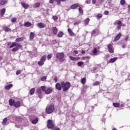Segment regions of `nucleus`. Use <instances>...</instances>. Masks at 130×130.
<instances>
[{
  "label": "nucleus",
  "instance_id": "f257e3e1",
  "mask_svg": "<svg viewBox=\"0 0 130 130\" xmlns=\"http://www.w3.org/2000/svg\"><path fill=\"white\" fill-rule=\"evenodd\" d=\"M61 85L64 92L68 91L71 87V83L69 82H67L66 83L62 82H61Z\"/></svg>",
  "mask_w": 130,
  "mask_h": 130
},
{
  "label": "nucleus",
  "instance_id": "f03ea898",
  "mask_svg": "<svg viewBox=\"0 0 130 130\" xmlns=\"http://www.w3.org/2000/svg\"><path fill=\"white\" fill-rule=\"evenodd\" d=\"M54 110V106L52 104L48 105L46 108V112L47 114H50Z\"/></svg>",
  "mask_w": 130,
  "mask_h": 130
},
{
  "label": "nucleus",
  "instance_id": "7ed1b4c3",
  "mask_svg": "<svg viewBox=\"0 0 130 130\" xmlns=\"http://www.w3.org/2000/svg\"><path fill=\"white\" fill-rule=\"evenodd\" d=\"M56 57L58 59H60V61H64V59H63V57H64V53L61 52L57 53L56 54Z\"/></svg>",
  "mask_w": 130,
  "mask_h": 130
},
{
  "label": "nucleus",
  "instance_id": "20e7f679",
  "mask_svg": "<svg viewBox=\"0 0 130 130\" xmlns=\"http://www.w3.org/2000/svg\"><path fill=\"white\" fill-rule=\"evenodd\" d=\"M47 127L48 128H53L54 127V124L52 123V121L51 120H48L47 121Z\"/></svg>",
  "mask_w": 130,
  "mask_h": 130
},
{
  "label": "nucleus",
  "instance_id": "39448f33",
  "mask_svg": "<svg viewBox=\"0 0 130 130\" xmlns=\"http://www.w3.org/2000/svg\"><path fill=\"white\" fill-rule=\"evenodd\" d=\"M19 48H22V45H21L20 44H17L16 47L12 49V51L13 52L18 51L19 50Z\"/></svg>",
  "mask_w": 130,
  "mask_h": 130
},
{
  "label": "nucleus",
  "instance_id": "423d86ee",
  "mask_svg": "<svg viewBox=\"0 0 130 130\" xmlns=\"http://www.w3.org/2000/svg\"><path fill=\"white\" fill-rule=\"evenodd\" d=\"M80 7H82V6L80 5L79 3H77L74 5H72L71 6V9H72L73 10H75V9H77V8H79Z\"/></svg>",
  "mask_w": 130,
  "mask_h": 130
},
{
  "label": "nucleus",
  "instance_id": "0eeeda50",
  "mask_svg": "<svg viewBox=\"0 0 130 130\" xmlns=\"http://www.w3.org/2000/svg\"><path fill=\"white\" fill-rule=\"evenodd\" d=\"M108 48L109 52H110L111 53H113V52H114V50H113V47H112V45L109 44L108 45Z\"/></svg>",
  "mask_w": 130,
  "mask_h": 130
},
{
  "label": "nucleus",
  "instance_id": "6e6552de",
  "mask_svg": "<svg viewBox=\"0 0 130 130\" xmlns=\"http://www.w3.org/2000/svg\"><path fill=\"white\" fill-rule=\"evenodd\" d=\"M100 32V31L99 30V29H98L97 28L94 29L91 32V37H93V35H94V34H96V35H98V34H99Z\"/></svg>",
  "mask_w": 130,
  "mask_h": 130
},
{
  "label": "nucleus",
  "instance_id": "1a4fd4ad",
  "mask_svg": "<svg viewBox=\"0 0 130 130\" xmlns=\"http://www.w3.org/2000/svg\"><path fill=\"white\" fill-rule=\"evenodd\" d=\"M21 5L22 7H23V8L25 10H27V9L29 8V5L25 3V2H21Z\"/></svg>",
  "mask_w": 130,
  "mask_h": 130
},
{
  "label": "nucleus",
  "instance_id": "9d476101",
  "mask_svg": "<svg viewBox=\"0 0 130 130\" xmlns=\"http://www.w3.org/2000/svg\"><path fill=\"white\" fill-rule=\"evenodd\" d=\"M68 31L70 36H76V35L74 33L73 30H72V29L68 28Z\"/></svg>",
  "mask_w": 130,
  "mask_h": 130
},
{
  "label": "nucleus",
  "instance_id": "9b49d317",
  "mask_svg": "<svg viewBox=\"0 0 130 130\" xmlns=\"http://www.w3.org/2000/svg\"><path fill=\"white\" fill-rule=\"evenodd\" d=\"M121 37V33L119 32L114 38V41H117Z\"/></svg>",
  "mask_w": 130,
  "mask_h": 130
},
{
  "label": "nucleus",
  "instance_id": "f8f14e48",
  "mask_svg": "<svg viewBox=\"0 0 130 130\" xmlns=\"http://www.w3.org/2000/svg\"><path fill=\"white\" fill-rule=\"evenodd\" d=\"M37 26L39 27V28H44L45 27V25H44V24H43V23L40 22L38 23V24H37Z\"/></svg>",
  "mask_w": 130,
  "mask_h": 130
},
{
  "label": "nucleus",
  "instance_id": "ddd939ff",
  "mask_svg": "<svg viewBox=\"0 0 130 130\" xmlns=\"http://www.w3.org/2000/svg\"><path fill=\"white\" fill-rule=\"evenodd\" d=\"M14 107H16V108H17L18 107H20L21 106V103L19 101L15 102L14 105Z\"/></svg>",
  "mask_w": 130,
  "mask_h": 130
},
{
  "label": "nucleus",
  "instance_id": "4468645a",
  "mask_svg": "<svg viewBox=\"0 0 130 130\" xmlns=\"http://www.w3.org/2000/svg\"><path fill=\"white\" fill-rule=\"evenodd\" d=\"M35 37V34L33 32H30L29 36V40L30 41L33 40L34 39V37Z\"/></svg>",
  "mask_w": 130,
  "mask_h": 130
},
{
  "label": "nucleus",
  "instance_id": "2eb2a0df",
  "mask_svg": "<svg viewBox=\"0 0 130 130\" xmlns=\"http://www.w3.org/2000/svg\"><path fill=\"white\" fill-rule=\"evenodd\" d=\"M117 60V57H114L112 58H111L109 61V63H112L113 62H115Z\"/></svg>",
  "mask_w": 130,
  "mask_h": 130
},
{
  "label": "nucleus",
  "instance_id": "dca6fc26",
  "mask_svg": "<svg viewBox=\"0 0 130 130\" xmlns=\"http://www.w3.org/2000/svg\"><path fill=\"white\" fill-rule=\"evenodd\" d=\"M5 13H6V8H3L1 10L0 15L1 17H4V15H5Z\"/></svg>",
  "mask_w": 130,
  "mask_h": 130
},
{
  "label": "nucleus",
  "instance_id": "f3484780",
  "mask_svg": "<svg viewBox=\"0 0 130 130\" xmlns=\"http://www.w3.org/2000/svg\"><path fill=\"white\" fill-rule=\"evenodd\" d=\"M15 102H15V100L10 99L9 100V105H10V106H14V105H15Z\"/></svg>",
  "mask_w": 130,
  "mask_h": 130
},
{
  "label": "nucleus",
  "instance_id": "a211bd4d",
  "mask_svg": "<svg viewBox=\"0 0 130 130\" xmlns=\"http://www.w3.org/2000/svg\"><path fill=\"white\" fill-rule=\"evenodd\" d=\"M55 87L57 90H61V85H60V84L58 83H56Z\"/></svg>",
  "mask_w": 130,
  "mask_h": 130
},
{
  "label": "nucleus",
  "instance_id": "6ab92c4d",
  "mask_svg": "<svg viewBox=\"0 0 130 130\" xmlns=\"http://www.w3.org/2000/svg\"><path fill=\"white\" fill-rule=\"evenodd\" d=\"M52 30L54 35H56V34H57V31L58 30V29H57L56 27H53Z\"/></svg>",
  "mask_w": 130,
  "mask_h": 130
},
{
  "label": "nucleus",
  "instance_id": "aec40b11",
  "mask_svg": "<svg viewBox=\"0 0 130 130\" xmlns=\"http://www.w3.org/2000/svg\"><path fill=\"white\" fill-rule=\"evenodd\" d=\"M69 58H70V59H71V60H74V61L79 60V59H80V57H75L73 56H70Z\"/></svg>",
  "mask_w": 130,
  "mask_h": 130
},
{
  "label": "nucleus",
  "instance_id": "412c9836",
  "mask_svg": "<svg viewBox=\"0 0 130 130\" xmlns=\"http://www.w3.org/2000/svg\"><path fill=\"white\" fill-rule=\"evenodd\" d=\"M51 92H52V89L50 88H48L45 90L46 94H50Z\"/></svg>",
  "mask_w": 130,
  "mask_h": 130
},
{
  "label": "nucleus",
  "instance_id": "4be33fe9",
  "mask_svg": "<svg viewBox=\"0 0 130 130\" xmlns=\"http://www.w3.org/2000/svg\"><path fill=\"white\" fill-rule=\"evenodd\" d=\"M40 3H37L33 6V8L37 9V8H39V7H40Z\"/></svg>",
  "mask_w": 130,
  "mask_h": 130
},
{
  "label": "nucleus",
  "instance_id": "5701e85b",
  "mask_svg": "<svg viewBox=\"0 0 130 130\" xmlns=\"http://www.w3.org/2000/svg\"><path fill=\"white\" fill-rule=\"evenodd\" d=\"M13 87V84H9L8 85H7L5 87V90H10V88H12Z\"/></svg>",
  "mask_w": 130,
  "mask_h": 130
},
{
  "label": "nucleus",
  "instance_id": "b1692460",
  "mask_svg": "<svg viewBox=\"0 0 130 130\" xmlns=\"http://www.w3.org/2000/svg\"><path fill=\"white\" fill-rule=\"evenodd\" d=\"M3 29L4 30V31H5V32L11 31V28L8 27V26L3 27Z\"/></svg>",
  "mask_w": 130,
  "mask_h": 130
},
{
  "label": "nucleus",
  "instance_id": "393cba45",
  "mask_svg": "<svg viewBox=\"0 0 130 130\" xmlns=\"http://www.w3.org/2000/svg\"><path fill=\"white\" fill-rule=\"evenodd\" d=\"M31 25H32V24H31L30 22H26L24 23V26H25V27H30Z\"/></svg>",
  "mask_w": 130,
  "mask_h": 130
},
{
  "label": "nucleus",
  "instance_id": "a878e982",
  "mask_svg": "<svg viewBox=\"0 0 130 130\" xmlns=\"http://www.w3.org/2000/svg\"><path fill=\"white\" fill-rule=\"evenodd\" d=\"M7 120L8 119H7V118H4L2 121V124H3V125H7Z\"/></svg>",
  "mask_w": 130,
  "mask_h": 130
},
{
  "label": "nucleus",
  "instance_id": "bb28decb",
  "mask_svg": "<svg viewBox=\"0 0 130 130\" xmlns=\"http://www.w3.org/2000/svg\"><path fill=\"white\" fill-rule=\"evenodd\" d=\"M120 104L118 103H113V106L114 107L118 108L119 106H120Z\"/></svg>",
  "mask_w": 130,
  "mask_h": 130
},
{
  "label": "nucleus",
  "instance_id": "cd10ccee",
  "mask_svg": "<svg viewBox=\"0 0 130 130\" xmlns=\"http://www.w3.org/2000/svg\"><path fill=\"white\" fill-rule=\"evenodd\" d=\"M100 84H101V82H99V81H96L94 83H93V86H99V85H100Z\"/></svg>",
  "mask_w": 130,
  "mask_h": 130
},
{
  "label": "nucleus",
  "instance_id": "c85d7f7f",
  "mask_svg": "<svg viewBox=\"0 0 130 130\" xmlns=\"http://www.w3.org/2000/svg\"><path fill=\"white\" fill-rule=\"evenodd\" d=\"M89 22H90V18H86L84 21V23L86 25H88Z\"/></svg>",
  "mask_w": 130,
  "mask_h": 130
},
{
  "label": "nucleus",
  "instance_id": "c756f323",
  "mask_svg": "<svg viewBox=\"0 0 130 130\" xmlns=\"http://www.w3.org/2000/svg\"><path fill=\"white\" fill-rule=\"evenodd\" d=\"M31 122L34 124H36V123H37V122H38V118H36V119L32 120Z\"/></svg>",
  "mask_w": 130,
  "mask_h": 130
},
{
  "label": "nucleus",
  "instance_id": "7c9ffc66",
  "mask_svg": "<svg viewBox=\"0 0 130 130\" xmlns=\"http://www.w3.org/2000/svg\"><path fill=\"white\" fill-rule=\"evenodd\" d=\"M115 24H117L119 26H122V22H121V21H118V22H115L114 23V24L115 25Z\"/></svg>",
  "mask_w": 130,
  "mask_h": 130
},
{
  "label": "nucleus",
  "instance_id": "2f4dec72",
  "mask_svg": "<svg viewBox=\"0 0 130 130\" xmlns=\"http://www.w3.org/2000/svg\"><path fill=\"white\" fill-rule=\"evenodd\" d=\"M22 40H24V38H17L15 40L16 42H20V41H22Z\"/></svg>",
  "mask_w": 130,
  "mask_h": 130
},
{
  "label": "nucleus",
  "instance_id": "473e14b6",
  "mask_svg": "<svg viewBox=\"0 0 130 130\" xmlns=\"http://www.w3.org/2000/svg\"><path fill=\"white\" fill-rule=\"evenodd\" d=\"M17 43L14 42L11 45L10 48H13V47H15V46H17Z\"/></svg>",
  "mask_w": 130,
  "mask_h": 130
},
{
  "label": "nucleus",
  "instance_id": "72a5a7b5",
  "mask_svg": "<svg viewBox=\"0 0 130 130\" xmlns=\"http://www.w3.org/2000/svg\"><path fill=\"white\" fill-rule=\"evenodd\" d=\"M34 92H35V88H32L30 89L29 93L30 95H33V94H34Z\"/></svg>",
  "mask_w": 130,
  "mask_h": 130
},
{
  "label": "nucleus",
  "instance_id": "f704fd0d",
  "mask_svg": "<svg viewBox=\"0 0 130 130\" xmlns=\"http://www.w3.org/2000/svg\"><path fill=\"white\" fill-rule=\"evenodd\" d=\"M81 82L83 85H85V83H86V78H84L82 79H81Z\"/></svg>",
  "mask_w": 130,
  "mask_h": 130
},
{
  "label": "nucleus",
  "instance_id": "c9c22d12",
  "mask_svg": "<svg viewBox=\"0 0 130 130\" xmlns=\"http://www.w3.org/2000/svg\"><path fill=\"white\" fill-rule=\"evenodd\" d=\"M41 89L42 91H43V92H45V91H46V87L44 86H41Z\"/></svg>",
  "mask_w": 130,
  "mask_h": 130
},
{
  "label": "nucleus",
  "instance_id": "e433bc0d",
  "mask_svg": "<svg viewBox=\"0 0 130 130\" xmlns=\"http://www.w3.org/2000/svg\"><path fill=\"white\" fill-rule=\"evenodd\" d=\"M91 58V57L87 56H85L82 57V59L83 60H85V59H90Z\"/></svg>",
  "mask_w": 130,
  "mask_h": 130
},
{
  "label": "nucleus",
  "instance_id": "4c0bfd02",
  "mask_svg": "<svg viewBox=\"0 0 130 130\" xmlns=\"http://www.w3.org/2000/svg\"><path fill=\"white\" fill-rule=\"evenodd\" d=\"M57 36L58 37H61L62 36H63V32L62 31H60L58 34Z\"/></svg>",
  "mask_w": 130,
  "mask_h": 130
},
{
  "label": "nucleus",
  "instance_id": "58836bf2",
  "mask_svg": "<svg viewBox=\"0 0 130 130\" xmlns=\"http://www.w3.org/2000/svg\"><path fill=\"white\" fill-rule=\"evenodd\" d=\"M5 4H6L5 0H2L0 1V6H3V5H5Z\"/></svg>",
  "mask_w": 130,
  "mask_h": 130
},
{
  "label": "nucleus",
  "instance_id": "ea45409f",
  "mask_svg": "<svg viewBox=\"0 0 130 130\" xmlns=\"http://www.w3.org/2000/svg\"><path fill=\"white\" fill-rule=\"evenodd\" d=\"M46 79H47L46 76H43L41 78V81H42V82H44L46 80Z\"/></svg>",
  "mask_w": 130,
  "mask_h": 130
},
{
  "label": "nucleus",
  "instance_id": "a19ab883",
  "mask_svg": "<svg viewBox=\"0 0 130 130\" xmlns=\"http://www.w3.org/2000/svg\"><path fill=\"white\" fill-rule=\"evenodd\" d=\"M17 21V18L16 17L12 18L11 19L12 23H15Z\"/></svg>",
  "mask_w": 130,
  "mask_h": 130
},
{
  "label": "nucleus",
  "instance_id": "79ce46f5",
  "mask_svg": "<svg viewBox=\"0 0 130 130\" xmlns=\"http://www.w3.org/2000/svg\"><path fill=\"white\" fill-rule=\"evenodd\" d=\"M38 64L39 66H43V64H44V62L43 61H39L38 62Z\"/></svg>",
  "mask_w": 130,
  "mask_h": 130
},
{
  "label": "nucleus",
  "instance_id": "37998d69",
  "mask_svg": "<svg viewBox=\"0 0 130 130\" xmlns=\"http://www.w3.org/2000/svg\"><path fill=\"white\" fill-rule=\"evenodd\" d=\"M46 57L45 56V55H44V56H42V58H41V60L42 61H45V60H46V59H45V58H46Z\"/></svg>",
  "mask_w": 130,
  "mask_h": 130
},
{
  "label": "nucleus",
  "instance_id": "c03bdc74",
  "mask_svg": "<svg viewBox=\"0 0 130 130\" xmlns=\"http://www.w3.org/2000/svg\"><path fill=\"white\" fill-rule=\"evenodd\" d=\"M79 12L80 14H81V15H83V9H82V7H80L79 8Z\"/></svg>",
  "mask_w": 130,
  "mask_h": 130
},
{
  "label": "nucleus",
  "instance_id": "a18cd8bd",
  "mask_svg": "<svg viewBox=\"0 0 130 130\" xmlns=\"http://www.w3.org/2000/svg\"><path fill=\"white\" fill-rule=\"evenodd\" d=\"M93 73H97V72H98V68H97V67H94L93 68Z\"/></svg>",
  "mask_w": 130,
  "mask_h": 130
},
{
  "label": "nucleus",
  "instance_id": "49530a36",
  "mask_svg": "<svg viewBox=\"0 0 130 130\" xmlns=\"http://www.w3.org/2000/svg\"><path fill=\"white\" fill-rule=\"evenodd\" d=\"M78 67H82V66H83L84 64V62L80 61V62H78L77 63Z\"/></svg>",
  "mask_w": 130,
  "mask_h": 130
},
{
  "label": "nucleus",
  "instance_id": "de8ad7c7",
  "mask_svg": "<svg viewBox=\"0 0 130 130\" xmlns=\"http://www.w3.org/2000/svg\"><path fill=\"white\" fill-rule=\"evenodd\" d=\"M103 15L102 14H99L96 16L97 19H101V17H103Z\"/></svg>",
  "mask_w": 130,
  "mask_h": 130
},
{
  "label": "nucleus",
  "instance_id": "09e8293b",
  "mask_svg": "<svg viewBox=\"0 0 130 130\" xmlns=\"http://www.w3.org/2000/svg\"><path fill=\"white\" fill-rule=\"evenodd\" d=\"M52 19H53V20H54V21H57L58 17L56 16H53L52 17Z\"/></svg>",
  "mask_w": 130,
  "mask_h": 130
},
{
  "label": "nucleus",
  "instance_id": "8fccbe9b",
  "mask_svg": "<svg viewBox=\"0 0 130 130\" xmlns=\"http://www.w3.org/2000/svg\"><path fill=\"white\" fill-rule=\"evenodd\" d=\"M37 92L38 93V94H41V93H42V91H41V89H40V88H38L37 89Z\"/></svg>",
  "mask_w": 130,
  "mask_h": 130
},
{
  "label": "nucleus",
  "instance_id": "3c124183",
  "mask_svg": "<svg viewBox=\"0 0 130 130\" xmlns=\"http://www.w3.org/2000/svg\"><path fill=\"white\" fill-rule=\"evenodd\" d=\"M120 4H121V5H122V6H123V5H124V4H125V1L121 0Z\"/></svg>",
  "mask_w": 130,
  "mask_h": 130
},
{
  "label": "nucleus",
  "instance_id": "603ef678",
  "mask_svg": "<svg viewBox=\"0 0 130 130\" xmlns=\"http://www.w3.org/2000/svg\"><path fill=\"white\" fill-rule=\"evenodd\" d=\"M93 53L94 54H96V53H97V49L94 48L93 51Z\"/></svg>",
  "mask_w": 130,
  "mask_h": 130
},
{
  "label": "nucleus",
  "instance_id": "864d4df0",
  "mask_svg": "<svg viewBox=\"0 0 130 130\" xmlns=\"http://www.w3.org/2000/svg\"><path fill=\"white\" fill-rule=\"evenodd\" d=\"M122 25H118L117 26V30H120V29H121V26H122Z\"/></svg>",
  "mask_w": 130,
  "mask_h": 130
},
{
  "label": "nucleus",
  "instance_id": "5fc2aeb1",
  "mask_svg": "<svg viewBox=\"0 0 130 130\" xmlns=\"http://www.w3.org/2000/svg\"><path fill=\"white\" fill-rule=\"evenodd\" d=\"M80 21H76L75 22H74V25H75V26H76V25H79V24H80Z\"/></svg>",
  "mask_w": 130,
  "mask_h": 130
},
{
  "label": "nucleus",
  "instance_id": "6e6d98bb",
  "mask_svg": "<svg viewBox=\"0 0 130 130\" xmlns=\"http://www.w3.org/2000/svg\"><path fill=\"white\" fill-rule=\"evenodd\" d=\"M55 1L56 2L57 5H60V2H61V0H55Z\"/></svg>",
  "mask_w": 130,
  "mask_h": 130
},
{
  "label": "nucleus",
  "instance_id": "4d7b16f0",
  "mask_svg": "<svg viewBox=\"0 0 130 130\" xmlns=\"http://www.w3.org/2000/svg\"><path fill=\"white\" fill-rule=\"evenodd\" d=\"M86 4H89L91 3V0H87L85 1Z\"/></svg>",
  "mask_w": 130,
  "mask_h": 130
},
{
  "label": "nucleus",
  "instance_id": "13d9d810",
  "mask_svg": "<svg viewBox=\"0 0 130 130\" xmlns=\"http://www.w3.org/2000/svg\"><path fill=\"white\" fill-rule=\"evenodd\" d=\"M20 74H21V71L18 70V71L16 72V75L18 76V75H20Z\"/></svg>",
  "mask_w": 130,
  "mask_h": 130
},
{
  "label": "nucleus",
  "instance_id": "bf43d9fd",
  "mask_svg": "<svg viewBox=\"0 0 130 130\" xmlns=\"http://www.w3.org/2000/svg\"><path fill=\"white\" fill-rule=\"evenodd\" d=\"M52 130H60V129L57 127H55Z\"/></svg>",
  "mask_w": 130,
  "mask_h": 130
},
{
  "label": "nucleus",
  "instance_id": "052dcab7",
  "mask_svg": "<svg viewBox=\"0 0 130 130\" xmlns=\"http://www.w3.org/2000/svg\"><path fill=\"white\" fill-rule=\"evenodd\" d=\"M109 14V12L108 11H105V15H108Z\"/></svg>",
  "mask_w": 130,
  "mask_h": 130
},
{
  "label": "nucleus",
  "instance_id": "680f3d73",
  "mask_svg": "<svg viewBox=\"0 0 130 130\" xmlns=\"http://www.w3.org/2000/svg\"><path fill=\"white\" fill-rule=\"evenodd\" d=\"M54 2V0H50L49 1L50 4H53Z\"/></svg>",
  "mask_w": 130,
  "mask_h": 130
},
{
  "label": "nucleus",
  "instance_id": "e2e57ef3",
  "mask_svg": "<svg viewBox=\"0 0 130 130\" xmlns=\"http://www.w3.org/2000/svg\"><path fill=\"white\" fill-rule=\"evenodd\" d=\"M54 80L55 82L56 83V82H57V77H55L54 78Z\"/></svg>",
  "mask_w": 130,
  "mask_h": 130
},
{
  "label": "nucleus",
  "instance_id": "0e129e2a",
  "mask_svg": "<svg viewBox=\"0 0 130 130\" xmlns=\"http://www.w3.org/2000/svg\"><path fill=\"white\" fill-rule=\"evenodd\" d=\"M48 59H50V58H51L52 56L51 55H48L47 56Z\"/></svg>",
  "mask_w": 130,
  "mask_h": 130
},
{
  "label": "nucleus",
  "instance_id": "69168bd1",
  "mask_svg": "<svg viewBox=\"0 0 130 130\" xmlns=\"http://www.w3.org/2000/svg\"><path fill=\"white\" fill-rule=\"evenodd\" d=\"M96 0H92V4L93 5H95L96 4Z\"/></svg>",
  "mask_w": 130,
  "mask_h": 130
},
{
  "label": "nucleus",
  "instance_id": "338daca9",
  "mask_svg": "<svg viewBox=\"0 0 130 130\" xmlns=\"http://www.w3.org/2000/svg\"><path fill=\"white\" fill-rule=\"evenodd\" d=\"M125 41H127L128 40V36H127V37L125 39Z\"/></svg>",
  "mask_w": 130,
  "mask_h": 130
},
{
  "label": "nucleus",
  "instance_id": "774afa93",
  "mask_svg": "<svg viewBox=\"0 0 130 130\" xmlns=\"http://www.w3.org/2000/svg\"><path fill=\"white\" fill-rule=\"evenodd\" d=\"M74 53H75V54H78V51H74Z\"/></svg>",
  "mask_w": 130,
  "mask_h": 130
}]
</instances>
